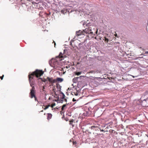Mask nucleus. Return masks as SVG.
Segmentation results:
<instances>
[{"label": "nucleus", "instance_id": "nucleus-1", "mask_svg": "<svg viewBox=\"0 0 148 148\" xmlns=\"http://www.w3.org/2000/svg\"><path fill=\"white\" fill-rule=\"evenodd\" d=\"M65 50H64L63 53L60 52L59 55L56 57L55 59H53L50 61L49 63L51 66L54 68H56L58 66L59 64V61H61L64 58L66 57L65 54Z\"/></svg>", "mask_w": 148, "mask_h": 148}, {"label": "nucleus", "instance_id": "nucleus-2", "mask_svg": "<svg viewBox=\"0 0 148 148\" xmlns=\"http://www.w3.org/2000/svg\"><path fill=\"white\" fill-rule=\"evenodd\" d=\"M44 73V72L41 70L36 69L28 75L29 79L30 86L32 87L34 85V82L33 81L34 77L35 76L36 77L41 76Z\"/></svg>", "mask_w": 148, "mask_h": 148}, {"label": "nucleus", "instance_id": "nucleus-3", "mask_svg": "<svg viewBox=\"0 0 148 148\" xmlns=\"http://www.w3.org/2000/svg\"><path fill=\"white\" fill-rule=\"evenodd\" d=\"M88 28H86L83 30L84 34H91L92 35H95V33L97 32V30L96 28L95 27L91 25L90 23H88L86 24Z\"/></svg>", "mask_w": 148, "mask_h": 148}, {"label": "nucleus", "instance_id": "nucleus-4", "mask_svg": "<svg viewBox=\"0 0 148 148\" xmlns=\"http://www.w3.org/2000/svg\"><path fill=\"white\" fill-rule=\"evenodd\" d=\"M35 93V88L34 86H33L32 88L30 90V92L29 94L30 97L31 98H32L34 97L35 99V100L36 101V97Z\"/></svg>", "mask_w": 148, "mask_h": 148}, {"label": "nucleus", "instance_id": "nucleus-5", "mask_svg": "<svg viewBox=\"0 0 148 148\" xmlns=\"http://www.w3.org/2000/svg\"><path fill=\"white\" fill-rule=\"evenodd\" d=\"M143 106H148V98L143 100L142 102Z\"/></svg>", "mask_w": 148, "mask_h": 148}, {"label": "nucleus", "instance_id": "nucleus-6", "mask_svg": "<svg viewBox=\"0 0 148 148\" xmlns=\"http://www.w3.org/2000/svg\"><path fill=\"white\" fill-rule=\"evenodd\" d=\"M100 125L99 124H97L96 126H91V128L92 130L97 131L99 129V127Z\"/></svg>", "mask_w": 148, "mask_h": 148}, {"label": "nucleus", "instance_id": "nucleus-7", "mask_svg": "<svg viewBox=\"0 0 148 148\" xmlns=\"http://www.w3.org/2000/svg\"><path fill=\"white\" fill-rule=\"evenodd\" d=\"M84 32L83 31H83H81L80 30L79 31H77L76 32V35L77 36H79L82 35H84Z\"/></svg>", "mask_w": 148, "mask_h": 148}, {"label": "nucleus", "instance_id": "nucleus-8", "mask_svg": "<svg viewBox=\"0 0 148 148\" xmlns=\"http://www.w3.org/2000/svg\"><path fill=\"white\" fill-rule=\"evenodd\" d=\"M47 79H48L49 82L51 83H54L55 82V80L53 79L52 78L47 77Z\"/></svg>", "mask_w": 148, "mask_h": 148}, {"label": "nucleus", "instance_id": "nucleus-9", "mask_svg": "<svg viewBox=\"0 0 148 148\" xmlns=\"http://www.w3.org/2000/svg\"><path fill=\"white\" fill-rule=\"evenodd\" d=\"M49 107H50V105L49 104L47 106H45L44 105L42 107V108L44 109L45 110H46Z\"/></svg>", "mask_w": 148, "mask_h": 148}, {"label": "nucleus", "instance_id": "nucleus-10", "mask_svg": "<svg viewBox=\"0 0 148 148\" xmlns=\"http://www.w3.org/2000/svg\"><path fill=\"white\" fill-rule=\"evenodd\" d=\"M47 115V119L48 120H49L51 118L52 114L51 113H48Z\"/></svg>", "mask_w": 148, "mask_h": 148}, {"label": "nucleus", "instance_id": "nucleus-11", "mask_svg": "<svg viewBox=\"0 0 148 148\" xmlns=\"http://www.w3.org/2000/svg\"><path fill=\"white\" fill-rule=\"evenodd\" d=\"M45 89V87L44 86H42L41 87V88L40 89V92H44V93H45L46 91L44 90Z\"/></svg>", "mask_w": 148, "mask_h": 148}, {"label": "nucleus", "instance_id": "nucleus-12", "mask_svg": "<svg viewBox=\"0 0 148 148\" xmlns=\"http://www.w3.org/2000/svg\"><path fill=\"white\" fill-rule=\"evenodd\" d=\"M56 80L57 81H58V82H61L63 81V79L62 78H57L56 79Z\"/></svg>", "mask_w": 148, "mask_h": 148}, {"label": "nucleus", "instance_id": "nucleus-13", "mask_svg": "<svg viewBox=\"0 0 148 148\" xmlns=\"http://www.w3.org/2000/svg\"><path fill=\"white\" fill-rule=\"evenodd\" d=\"M75 73L76 75H79L81 74L82 72L81 71H79L78 72H75Z\"/></svg>", "mask_w": 148, "mask_h": 148}, {"label": "nucleus", "instance_id": "nucleus-14", "mask_svg": "<svg viewBox=\"0 0 148 148\" xmlns=\"http://www.w3.org/2000/svg\"><path fill=\"white\" fill-rule=\"evenodd\" d=\"M41 79V81H42V82H45L47 81V80L46 79H45L44 78V79H42L41 78H39L38 79Z\"/></svg>", "mask_w": 148, "mask_h": 148}, {"label": "nucleus", "instance_id": "nucleus-15", "mask_svg": "<svg viewBox=\"0 0 148 148\" xmlns=\"http://www.w3.org/2000/svg\"><path fill=\"white\" fill-rule=\"evenodd\" d=\"M66 104H64L62 106V109H61L62 110V111L63 110H64V109H65V108L66 107Z\"/></svg>", "mask_w": 148, "mask_h": 148}, {"label": "nucleus", "instance_id": "nucleus-16", "mask_svg": "<svg viewBox=\"0 0 148 148\" xmlns=\"http://www.w3.org/2000/svg\"><path fill=\"white\" fill-rule=\"evenodd\" d=\"M104 38L105 41H106V42L108 43L109 41V39L106 37H104Z\"/></svg>", "mask_w": 148, "mask_h": 148}, {"label": "nucleus", "instance_id": "nucleus-17", "mask_svg": "<svg viewBox=\"0 0 148 148\" xmlns=\"http://www.w3.org/2000/svg\"><path fill=\"white\" fill-rule=\"evenodd\" d=\"M73 93H74V95H75L76 96H78L79 94H78L79 92L77 91L76 92H73Z\"/></svg>", "mask_w": 148, "mask_h": 148}, {"label": "nucleus", "instance_id": "nucleus-18", "mask_svg": "<svg viewBox=\"0 0 148 148\" xmlns=\"http://www.w3.org/2000/svg\"><path fill=\"white\" fill-rule=\"evenodd\" d=\"M56 103H53L51 104V105H50V107H51L52 108H53L54 106H55Z\"/></svg>", "mask_w": 148, "mask_h": 148}, {"label": "nucleus", "instance_id": "nucleus-19", "mask_svg": "<svg viewBox=\"0 0 148 148\" xmlns=\"http://www.w3.org/2000/svg\"><path fill=\"white\" fill-rule=\"evenodd\" d=\"M73 121H74V120H73V119H72L71 120H70L69 121V122H70L69 124H70L71 125H72V123L73 122Z\"/></svg>", "mask_w": 148, "mask_h": 148}, {"label": "nucleus", "instance_id": "nucleus-20", "mask_svg": "<svg viewBox=\"0 0 148 148\" xmlns=\"http://www.w3.org/2000/svg\"><path fill=\"white\" fill-rule=\"evenodd\" d=\"M77 80V78H74L73 79V81L74 82V83H76Z\"/></svg>", "mask_w": 148, "mask_h": 148}, {"label": "nucleus", "instance_id": "nucleus-21", "mask_svg": "<svg viewBox=\"0 0 148 148\" xmlns=\"http://www.w3.org/2000/svg\"><path fill=\"white\" fill-rule=\"evenodd\" d=\"M55 87H53V92L55 94V95L56 94V90L55 89Z\"/></svg>", "mask_w": 148, "mask_h": 148}, {"label": "nucleus", "instance_id": "nucleus-22", "mask_svg": "<svg viewBox=\"0 0 148 148\" xmlns=\"http://www.w3.org/2000/svg\"><path fill=\"white\" fill-rule=\"evenodd\" d=\"M65 95L63 93H62V98L63 99H64L65 98Z\"/></svg>", "mask_w": 148, "mask_h": 148}, {"label": "nucleus", "instance_id": "nucleus-23", "mask_svg": "<svg viewBox=\"0 0 148 148\" xmlns=\"http://www.w3.org/2000/svg\"><path fill=\"white\" fill-rule=\"evenodd\" d=\"M73 145H76V144H77V142H76V141H73Z\"/></svg>", "mask_w": 148, "mask_h": 148}, {"label": "nucleus", "instance_id": "nucleus-24", "mask_svg": "<svg viewBox=\"0 0 148 148\" xmlns=\"http://www.w3.org/2000/svg\"><path fill=\"white\" fill-rule=\"evenodd\" d=\"M4 76V75H3L2 76L0 77L1 80H2L3 79Z\"/></svg>", "mask_w": 148, "mask_h": 148}, {"label": "nucleus", "instance_id": "nucleus-25", "mask_svg": "<svg viewBox=\"0 0 148 148\" xmlns=\"http://www.w3.org/2000/svg\"><path fill=\"white\" fill-rule=\"evenodd\" d=\"M61 12L62 13H63V14H64V10H62L61 11Z\"/></svg>", "mask_w": 148, "mask_h": 148}, {"label": "nucleus", "instance_id": "nucleus-26", "mask_svg": "<svg viewBox=\"0 0 148 148\" xmlns=\"http://www.w3.org/2000/svg\"><path fill=\"white\" fill-rule=\"evenodd\" d=\"M145 54H148V51H145Z\"/></svg>", "mask_w": 148, "mask_h": 148}, {"label": "nucleus", "instance_id": "nucleus-27", "mask_svg": "<svg viewBox=\"0 0 148 148\" xmlns=\"http://www.w3.org/2000/svg\"><path fill=\"white\" fill-rule=\"evenodd\" d=\"M76 101V100L74 98H73V101Z\"/></svg>", "mask_w": 148, "mask_h": 148}, {"label": "nucleus", "instance_id": "nucleus-28", "mask_svg": "<svg viewBox=\"0 0 148 148\" xmlns=\"http://www.w3.org/2000/svg\"><path fill=\"white\" fill-rule=\"evenodd\" d=\"M64 99V100L65 101H67V99H65V98L64 99Z\"/></svg>", "mask_w": 148, "mask_h": 148}, {"label": "nucleus", "instance_id": "nucleus-29", "mask_svg": "<svg viewBox=\"0 0 148 148\" xmlns=\"http://www.w3.org/2000/svg\"><path fill=\"white\" fill-rule=\"evenodd\" d=\"M100 131L101 132H105L103 130H101V129H100Z\"/></svg>", "mask_w": 148, "mask_h": 148}, {"label": "nucleus", "instance_id": "nucleus-30", "mask_svg": "<svg viewBox=\"0 0 148 148\" xmlns=\"http://www.w3.org/2000/svg\"><path fill=\"white\" fill-rule=\"evenodd\" d=\"M70 67L69 66H66V69H68V68H69Z\"/></svg>", "mask_w": 148, "mask_h": 148}, {"label": "nucleus", "instance_id": "nucleus-31", "mask_svg": "<svg viewBox=\"0 0 148 148\" xmlns=\"http://www.w3.org/2000/svg\"><path fill=\"white\" fill-rule=\"evenodd\" d=\"M65 72H66V71L65 72L63 71V74H64L65 73Z\"/></svg>", "mask_w": 148, "mask_h": 148}, {"label": "nucleus", "instance_id": "nucleus-32", "mask_svg": "<svg viewBox=\"0 0 148 148\" xmlns=\"http://www.w3.org/2000/svg\"><path fill=\"white\" fill-rule=\"evenodd\" d=\"M146 135L147 136V137H148V134H147H147H146Z\"/></svg>", "mask_w": 148, "mask_h": 148}, {"label": "nucleus", "instance_id": "nucleus-33", "mask_svg": "<svg viewBox=\"0 0 148 148\" xmlns=\"http://www.w3.org/2000/svg\"><path fill=\"white\" fill-rule=\"evenodd\" d=\"M55 44V45H55V47L56 43H55V44Z\"/></svg>", "mask_w": 148, "mask_h": 148}, {"label": "nucleus", "instance_id": "nucleus-34", "mask_svg": "<svg viewBox=\"0 0 148 148\" xmlns=\"http://www.w3.org/2000/svg\"><path fill=\"white\" fill-rule=\"evenodd\" d=\"M43 110L41 111V112H43Z\"/></svg>", "mask_w": 148, "mask_h": 148}, {"label": "nucleus", "instance_id": "nucleus-35", "mask_svg": "<svg viewBox=\"0 0 148 148\" xmlns=\"http://www.w3.org/2000/svg\"><path fill=\"white\" fill-rule=\"evenodd\" d=\"M117 34H116V35H115V36H117Z\"/></svg>", "mask_w": 148, "mask_h": 148}, {"label": "nucleus", "instance_id": "nucleus-36", "mask_svg": "<svg viewBox=\"0 0 148 148\" xmlns=\"http://www.w3.org/2000/svg\"><path fill=\"white\" fill-rule=\"evenodd\" d=\"M95 39H97V38H96V37H95Z\"/></svg>", "mask_w": 148, "mask_h": 148}]
</instances>
